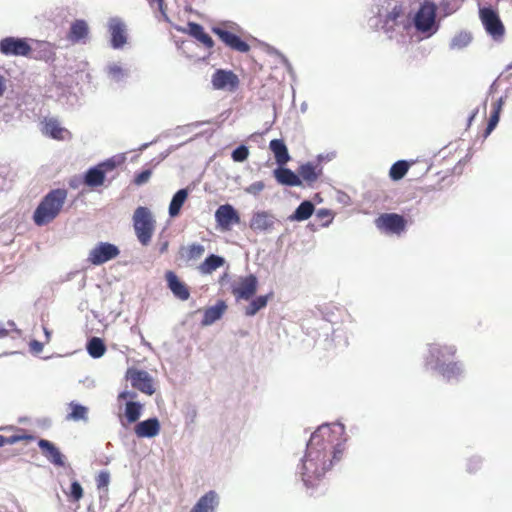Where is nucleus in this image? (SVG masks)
I'll list each match as a JSON object with an SVG mask.
<instances>
[{
  "instance_id": "19",
  "label": "nucleus",
  "mask_w": 512,
  "mask_h": 512,
  "mask_svg": "<svg viewBox=\"0 0 512 512\" xmlns=\"http://www.w3.org/2000/svg\"><path fill=\"white\" fill-rule=\"evenodd\" d=\"M38 447L51 464L57 467L65 466V456L53 442L47 439H39Z\"/></svg>"
},
{
  "instance_id": "22",
  "label": "nucleus",
  "mask_w": 512,
  "mask_h": 512,
  "mask_svg": "<svg viewBox=\"0 0 512 512\" xmlns=\"http://www.w3.org/2000/svg\"><path fill=\"white\" fill-rule=\"evenodd\" d=\"M368 23L371 28L381 30L390 40L396 39L398 35L397 28H402L401 23L381 20V9H378L377 16L370 18Z\"/></svg>"
},
{
  "instance_id": "6",
  "label": "nucleus",
  "mask_w": 512,
  "mask_h": 512,
  "mask_svg": "<svg viewBox=\"0 0 512 512\" xmlns=\"http://www.w3.org/2000/svg\"><path fill=\"white\" fill-rule=\"evenodd\" d=\"M238 29L239 26L236 23L228 21L213 26L212 32L230 49L247 53L250 50V45L233 32Z\"/></svg>"
},
{
  "instance_id": "16",
  "label": "nucleus",
  "mask_w": 512,
  "mask_h": 512,
  "mask_svg": "<svg viewBox=\"0 0 512 512\" xmlns=\"http://www.w3.org/2000/svg\"><path fill=\"white\" fill-rule=\"evenodd\" d=\"M108 30L111 35L110 44L113 49H121L127 43L126 25L119 17L108 20Z\"/></svg>"
},
{
  "instance_id": "56",
  "label": "nucleus",
  "mask_w": 512,
  "mask_h": 512,
  "mask_svg": "<svg viewBox=\"0 0 512 512\" xmlns=\"http://www.w3.org/2000/svg\"><path fill=\"white\" fill-rule=\"evenodd\" d=\"M331 215V211L325 208L319 209L316 212V216L320 219H324L326 217H329Z\"/></svg>"
},
{
  "instance_id": "57",
  "label": "nucleus",
  "mask_w": 512,
  "mask_h": 512,
  "mask_svg": "<svg viewBox=\"0 0 512 512\" xmlns=\"http://www.w3.org/2000/svg\"><path fill=\"white\" fill-rule=\"evenodd\" d=\"M81 183H83L82 178L74 177V178L70 179L69 186L72 189H77Z\"/></svg>"
},
{
  "instance_id": "15",
  "label": "nucleus",
  "mask_w": 512,
  "mask_h": 512,
  "mask_svg": "<svg viewBox=\"0 0 512 512\" xmlns=\"http://www.w3.org/2000/svg\"><path fill=\"white\" fill-rule=\"evenodd\" d=\"M449 383H458L465 376V365L462 361H454L451 359L444 365L439 366L435 372Z\"/></svg>"
},
{
  "instance_id": "53",
  "label": "nucleus",
  "mask_w": 512,
  "mask_h": 512,
  "mask_svg": "<svg viewBox=\"0 0 512 512\" xmlns=\"http://www.w3.org/2000/svg\"><path fill=\"white\" fill-rule=\"evenodd\" d=\"M43 347H44L43 343L38 340H31L29 343L30 351H31V353H33L35 355L42 352Z\"/></svg>"
},
{
  "instance_id": "64",
  "label": "nucleus",
  "mask_w": 512,
  "mask_h": 512,
  "mask_svg": "<svg viewBox=\"0 0 512 512\" xmlns=\"http://www.w3.org/2000/svg\"><path fill=\"white\" fill-rule=\"evenodd\" d=\"M477 112H478V110L476 109V110H474V111L472 112V114L469 116V118H468V125H470V124H471V122H472V121H473V119L475 118V116H476Z\"/></svg>"
},
{
  "instance_id": "31",
  "label": "nucleus",
  "mask_w": 512,
  "mask_h": 512,
  "mask_svg": "<svg viewBox=\"0 0 512 512\" xmlns=\"http://www.w3.org/2000/svg\"><path fill=\"white\" fill-rule=\"evenodd\" d=\"M315 211V206L310 200L302 201L295 211L288 216L291 222H302L309 219Z\"/></svg>"
},
{
  "instance_id": "13",
  "label": "nucleus",
  "mask_w": 512,
  "mask_h": 512,
  "mask_svg": "<svg viewBox=\"0 0 512 512\" xmlns=\"http://www.w3.org/2000/svg\"><path fill=\"white\" fill-rule=\"evenodd\" d=\"M215 220L221 230L227 231L240 222V215L231 204H223L216 209Z\"/></svg>"
},
{
  "instance_id": "29",
  "label": "nucleus",
  "mask_w": 512,
  "mask_h": 512,
  "mask_svg": "<svg viewBox=\"0 0 512 512\" xmlns=\"http://www.w3.org/2000/svg\"><path fill=\"white\" fill-rule=\"evenodd\" d=\"M227 309L225 301L219 300L213 306L208 307L204 311V315L201 321L202 326H210L223 316Z\"/></svg>"
},
{
  "instance_id": "9",
  "label": "nucleus",
  "mask_w": 512,
  "mask_h": 512,
  "mask_svg": "<svg viewBox=\"0 0 512 512\" xmlns=\"http://www.w3.org/2000/svg\"><path fill=\"white\" fill-rule=\"evenodd\" d=\"M376 227L387 234H401L406 228V220L397 213H384L375 220Z\"/></svg>"
},
{
  "instance_id": "50",
  "label": "nucleus",
  "mask_w": 512,
  "mask_h": 512,
  "mask_svg": "<svg viewBox=\"0 0 512 512\" xmlns=\"http://www.w3.org/2000/svg\"><path fill=\"white\" fill-rule=\"evenodd\" d=\"M264 188H265V184L263 181H256V182L252 183L251 185H249L248 187H246L244 190L248 194L257 196V195H259V193L261 191L264 190Z\"/></svg>"
},
{
  "instance_id": "54",
  "label": "nucleus",
  "mask_w": 512,
  "mask_h": 512,
  "mask_svg": "<svg viewBox=\"0 0 512 512\" xmlns=\"http://www.w3.org/2000/svg\"><path fill=\"white\" fill-rule=\"evenodd\" d=\"M136 396H137L136 392L129 391V390H124V391L119 393L118 399L119 400H124V399H128V398L129 399H134Z\"/></svg>"
},
{
  "instance_id": "45",
  "label": "nucleus",
  "mask_w": 512,
  "mask_h": 512,
  "mask_svg": "<svg viewBox=\"0 0 512 512\" xmlns=\"http://www.w3.org/2000/svg\"><path fill=\"white\" fill-rule=\"evenodd\" d=\"M482 464H483L482 457H480L478 455H474L467 460L466 471L471 474L476 473L481 469Z\"/></svg>"
},
{
  "instance_id": "41",
  "label": "nucleus",
  "mask_w": 512,
  "mask_h": 512,
  "mask_svg": "<svg viewBox=\"0 0 512 512\" xmlns=\"http://www.w3.org/2000/svg\"><path fill=\"white\" fill-rule=\"evenodd\" d=\"M472 41L471 33L461 31L457 33L450 41L449 48L451 50H462L466 48Z\"/></svg>"
},
{
  "instance_id": "20",
  "label": "nucleus",
  "mask_w": 512,
  "mask_h": 512,
  "mask_svg": "<svg viewBox=\"0 0 512 512\" xmlns=\"http://www.w3.org/2000/svg\"><path fill=\"white\" fill-rule=\"evenodd\" d=\"M275 217L268 211L254 212L250 220V228L255 232H270L275 224Z\"/></svg>"
},
{
  "instance_id": "5",
  "label": "nucleus",
  "mask_w": 512,
  "mask_h": 512,
  "mask_svg": "<svg viewBox=\"0 0 512 512\" xmlns=\"http://www.w3.org/2000/svg\"><path fill=\"white\" fill-rule=\"evenodd\" d=\"M154 219L147 207H138L133 214V227L138 241L147 246L154 232Z\"/></svg>"
},
{
  "instance_id": "61",
  "label": "nucleus",
  "mask_w": 512,
  "mask_h": 512,
  "mask_svg": "<svg viewBox=\"0 0 512 512\" xmlns=\"http://www.w3.org/2000/svg\"><path fill=\"white\" fill-rule=\"evenodd\" d=\"M167 248H168V242L165 241V242L160 244L159 252L162 254V253L167 251Z\"/></svg>"
},
{
  "instance_id": "62",
  "label": "nucleus",
  "mask_w": 512,
  "mask_h": 512,
  "mask_svg": "<svg viewBox=\"0 0 512 512\" xmlns=\"http://www.w3.org/2000/svg\"><path fill=\"white\" fill-rule=\"evenodd\" d=\"M157 4H158V7H159V10L161 11L162 14H165V10H164V0H156Z\"/></svg>"
},
{
  "instance_id": "23",
  "label": "nucleus",
  "mask_w": 512,
  "mask_h": 512,
  "mask_svg": "<svg viewBox=\"0 0 512 512\" xmlns=\"http://www.w3.org/2000/svg\"><path fill=\"white\" fill-rule=\"evenodd\" d=\"M273 176L276 181L283 186L299 187L302 186V180L298 172L292 171L290 168L278 166L273 170Z\"/></svg>"
},
{
  "instance_id": "38",
  "label": "nucleus",
  "mask_w": 512,
  "mask_h": 512,
  "mask_svg": "<svg viewBox=\"0 0 512 512\" xmlns=\"http://www.w3.org/2000/svg\"><path fill=\"white\" fill-rule=\"evenodd\" d=\"M271 296L272 293H269L267 295H259L252 299L251 302L245 307V315L249 317L256 315L260 310L267 306Z\"/></svg>"
},
{
  "instance_id": "2",
  "label": "nucleus",
  "mask_w": 512,
  "mask_h": 512,
  "mask_svg": "<svg viewBox=\"0 0 512 512\" xmlns=\"http://www.w3.org/2000/svg\"><path fill=\"white\" fill-rule=\"evenodd\" d=\"M413 29V36L418 41L427 40L433 37L440 29V20L437 17V6L433 1L425 0L418 9L407 15L403 22V30Z\"/></svg>"
},
{
  "instance_id": "58",
  "label": "nucleus",
  "mask_w": 512,
  "mask_h": 512,
  "mask_svg": "<svg viewBox=\"0 0 512 512\" xmlns=\"http://www.w3.org/2000/svg\"><path fill=\"white\" fill-rule=\"evenodd\" d=\"M6 91V79L3 75L0 74V97L3 96Z\"/></svg>"
},
{
  "instance_id": "11",
  "label": "nucleus",
  "mask_w": 512,
  "mask_h": 512,
  "mask_svg": "<svg viewBox=\"0 0 512 512\" xmlns=\"http://www.w3.org/2000/svg\"><path fill=\"white\" fill-rule=\"evenodd\" d=\"M126 377L130 380L133 388L147 395L154 394L153 378L147 371L130 368L127 370Z\"/></svg>"
},
{
  "instance_id": "24",
  "label": "nucleus",
  "mask_w": 512,
  "mask_h": 512,
  "mask_svg": "<svg viewBox=\"0 0 512 512\" xmlns=\"http://www.w3.org/2000/svg\"><path fill=\"white\" fill-rule=\"evenodd\" d=\"M134 432L139 438H153L160 432V422L156 417L139 421L134 427Z\"/></svg>"
},
{
  "instance_id": "8",
  "label": "nucleus",
  "mask_w": 512,
  "mask_h": 512,
  "mask_svg": "<svg viewBox=\"0 0 512 512\" xmlns=\"http://www.w3.org/2000/svg\"><path fill=\"white\" fill-rule=\"evenodd\" d=\"M479 17L487 34L495 41L503 39L505 27L496 10L491 7L479 9Z\"/></svg>"
},
{
  "instance_id": "10",
  "label": "nucleus",
  "mask_w": 512,
  "mask_h": 512,
  "mask_svg": "<svg viewBox=\"0 0 512 512\" xmlns=\"http://www.w3.org/2000/svg\"><path fill=\"white\" fill-rule=\"evenodd\" d=\"M119 253L120 250L116 245L100 242L89 252L88 261L93 265H101L116 258Z\"/></svg>"
},
{
  "instance_id": "51",
  "label": "nucleus",
  "mask_w": 512,
  "mask_h": 512,
  "mask_svg": "<svg viewBox=\"0 0 512 512\" xmlns=\"http://www.w3.org/2000/svg\"><path fill=\"white\" fill-rule=\"evenodd\" d=\"M110 482V474L107 471H101L97 478H96V484L98 489L107 488Z\"/></svg>"
},
{
  "instance_id": "18",
  "label": "nucleus",
  "mask_w": 512,
  "mask_h": 512,
  "mask_svg": "<svg viewBox=\"0 0 512 512\" xmlns=\"http://www.w3.org/2000/svg\"><path fill=\"white\" fill-rule=\"evenodd\" d=\"M165 280L167 283L168 289L171 291L173 296L181 301H186L190 297L189 287L180 280L177 274L168 270L165 272Z\"/></svg>"
},
{
  "instance_id": "34",
  "label": "nucleus",
  "mask_w": 512,
  "mask_h": 512,
  "mask_svg": "<svg viewBox=\"0 0 512 512\" xmlns=\"http://www.w3.org/2000/svg\"><path fill=\"white\" fill-rule=\"evenodd\" d=\"M189 195L188 188L179 189L173 196L169 204V216L171 218L177 217L180 214L181 208L184 205Z\"/></svg>"
},
{
  "instance_id": "43",
  "label": "nucleus",
  "mask_w": 512,
  "mask_h": 512,
  "mask_svg": "<svg viewBox=\"0 0 512 512\" xmlns=\"http://www.w3.org/2000/svg\"><path fill=\"white\" fill-rule=\"evenodd\" d=\"M205 252V247L199 243H193L189 245L186 249V260H197L199 259Z\"/></svg>"
},
{
  "instance_id": "4",
  "label": "nucleus",
  "mask_w": 512,
  "mask_h": 512,
  "mask_svg": "<svg viewBox=\"0 0 512 512\" xmlns=\"http://www.w3.org/2000/svg\"><path fill=\"white\" fill-rule=\"evenodd\" d=\"M457 353L454 344L430 343L424 354V366L427 370L436 372L439 366L449 362Z\"/></svg>"
},
{
  "instance_id": "37",
  "label": "nucleus",
  "mask_w": 512,
  "mask_h": 512,
  "mask_svg": "<svg viewBox=\"0 0 512 512\" xmlns=\"http://www.w3.org/2000/svg\"><path fill=\"white\" fill-rule=\"evenodd\" d=\"M43 132L52 139L63 140L64 134L68 131L63 128L56 119H49L45 122Z\"/></svg>"
},
{
  "instance_id": "25",
  "label": "nucleus",
  "mask_w": 512,
  "mask_h": 512,
  "mask_svg": "<svg viewBox=\"0 0 512 512\" xmlns=\"http://www.w3.org/2000/svg\"><path fill=\"white\" fill-rule=\"evenodd\" d=\"M407 9L408 6L404 5L403 3L388 2V7L386 9L385 14L381 13V20L394 23H401L403 25V22L407 20V18H403L406 14Z\"/></svg>"
},
{
  "instance_id": "49",
  "label": "nucleus",
  "mask_w": 512,
  "mask_h": 512,
  "mask_svg": "<svg viewBox=\"0 0 512 512\" xmlns=\"http://www.w3.org/2000/svg\"><path fill=\"white\" fill-rule=\"evenodd\" d=\"M69 495L74 501H79L83 497V488L77 480L71 483Z\"/></svg>"
},
{
  "instance_id": "35",
  "label": "nucleus",
  "mask_w": 512,
  "mask_h": 512,
  "mask_svg": "<svg viewBox=\"0 0 512 512\" xmlns=\"http://www.w3.org/2000/svg\"><path fill=\"white\" fill-rule=\"evenodd\" d=\"M105 71L108 79L116 83L125 82L130 77V70L118 63H109Z\"/></svg>"
},
{
  "instance_id": "33",
  "label": "nucleus",
  "mask_w": 512,
  "mask_h": 512,
  "mask_svg": "<svg viewBox=\"0 0 512 512\" xmlns=\"http://www.w3.org/2000/svg\"><path fill=\"white\" fill-rule=\"evenodd\" d=\"M188 32L193 38L201 42L206 48H212L214 46V40L204 31L202 25L196 22H189Z\"/></svg>"
},
{
  "instance_id": "52",
  "label": "nucleus",
  "mask_w": 512,
  "mask_h": 512,
  "mask_svg": "<svg viewBox=\"0 0 512 512\" xmlns=\"http://www.w3.org/2000/svg\"><path fill=\"white\" fill-rule=\"evenodd\" d=\"M26 439H31V436H28V435H12L9 437L5 436V445L6 444L13 445L19 441L26 440Z\"/></svg>"
},
{
  "instance_id": "12",
  "label": "nucleus",
  "mask_w": 512,
  "mask_h": 512,
  "mask_svg": "<svg viewBox=\"0 0 512 512\" xmlns=\"http://www.w3.org/2000/svg\"><path fill=\"white\" fill-rule=\"evenodd\" d=\"M258 278L254 274L241 277L232 287V294L237 300H250L257 292Z\"/></svg>"
},
{
  "instance_id": "30",
  "label": "nucleus",
  "mask_w": 512,
  "mask_h": 512,
  "mask_svg": "<svg viewBox=\"0 0 512 512\" xmlns=\"http://www.w3.org/2000/svg\"><path fill=\"white\" fill-rule=\"evenodd\" d=\"M226 260L223 256L217 254H209L205 260L198 266V271L202 275H210L218 268L225 264Z\"/></svg>"
},
{
  "instance_id": "14",
  "label": "nucleus",
  "mask_w": 512,
  "mask_h": 512,
  "mask_svg": "<svg viewBox=\"0 0 512 512\" xmlns=\"http://www.w3.org/2000/svg\"><path fill=\"white\" fill-rule=\"evenodd\" d=\"M211 82L216 90L234 91L239 85V78L231 70L217 69L212 75Z\"/></svg>"
},
{
  "instance_id": "39",
  "label": "nucleus",
  "mask_w": 512,
  "mask_h": 512,
  "mask_svg": "<svg viewBox=\"0 0 512 512\" xmlns=\"http://www.w3.org/2000/svg\"><path fill=\"white\" fill-rule=\"evenodd\" d=\"M86 350L92 358L98 359L105 354L106 346L101 338L92 337L86 344Z\"/></svg>"
},
{
  "instance_id": "48",
  "label": "nucleus",
  "mask_w": 512,
  "mask_h": 512,
  "mask_svg": "<svg viewBox=\"0 0 512 512\" xmlns=\"http://www.w3.org/2000/svg\"><path fill=\"white\" fill-rule=\"evenodd\" d=\"M152 175L151 169H144L141 172L135 174L133 183L137 186L146 184Z\"/></svg>"
},
{
  "instance_id": "3",
  "label": "nucleus",
  "mask_w": 512,
  "mask_h": 512,
  "mask_svg": "<svg viewBox=\"0 0 512 512\" xmlns=\"http://www.w3.org/2000/svg\"><path fill=\"white\" fill-rule=\"evenodd\" d=\"M67 190L62 188L50 190L40 201L33 213L36 225L43 226L53 221L60 213L67 198Z\"/></svg>"
},
{
  "instance_id": "1",
  "label": "nucleus",
  "mask_w": 512,
  "mask_h": 512,
  "mask_svg": "<svg viewBox=\"0 0 512 512\" xmlns=\"http://www.w3.org/2000/svg\"><path fill=\"white\" fill-rule=\"evenodd\" d=\"M347 436L340 422L323 424L312 433L301 460L299 473L307 487H313L333 464L340 461L345 451Z\"/></svg>"
},
{
  "instance_id": "28",
  "label": "nucleus",
  "mask_w": 512,
  "mask_h": 512,
  "mask_svg": "<svg viewBox=\"0 0 512 512\" xmlns=\"http://www.w3.org/2000/svg\"><path fill=\"white\" fill-rule=\"evenodd\" d=\"M105 179L104 171H102L98 165L88 168L82 176L83 184L89 188L102 186Z\"/></svg>"
},
{
  "instance_id": "60",
  "label": "nucleus",
  "mask_w": 512,
  "mask_h": 512,
  "mask_svg": "<svg viewBox=\"0 0 512 512\" xmlns=\"http://www.w3.org/2000/svg\"><path fill=\"white\" fill-rule=\"evenodd\" d=\"M8 335V330L4 327L2 323H0V338L6 337Z\"/></svg>"
},
{
  "instance_id": "63",
  "label": "nucleus",
  "mask_w": 512,
  "mask_h": 512,
  "mask_svg": "<svg viewBox=\"0 0 512 512\" xmlns=\"http://www.w3.org/2000/svg\"><path fill=\"white\" fill-rule=\"evenodd\" d=\"M43 331H44V334H45V337H46V341L48 342L51 338V331L48 330L46 327L43 328Z\"/></svg>"
},
{
  "instance_id": "32",
  "label": "nucleus",
  "mask_w": 512,
  "mask_h": 512,
  "mask_svg": "<svg viewBox=\"0 0 512 512\" xmlns=\"http://www.w3.org/2000/svg\"><path fill=\"white\" fill-rule=\"evenodd\" d=\"M89 33V27L85 20H75L69 30L68 39L73 43H78L87 37Z\"/></svg>"
},
{
  "instance_id": "55",
  "label": "nucleus",
  "mask_w": 512,
  "mask_h": 512,
  "mask_svg": "<svg viewBox=\"0 0 512 512\" xmlns=\"http://www.w3.org/2000/svg\"><path fill=\"white\" fill-rule=\"evenodd\" d=\"M504 105V97H500L492 107V112H497L498 114H501L502 108Z\"/></svg>"
},
{
  "instance_id": "44",
  "label": "nucleus",
  "mask_w": 512,
  "mask_h": 512,
  "mask_svg": "<svg viewBox=\"0 0 512 512\" xmlns=\"http://www.w3.org/2000/svg\"><path fill=\"white\" fill-rule=\"evenodd\" d=\"M249 154L248 146L241 144L232 151L231 158L234 162L242 163L248 159Z\"/></svg>"
},
{
  "instance_id": "26",
  "label": "nucleus",
  "mask_w": 512,
  "mask_h": 512,
  "mask_svg": "<svg viewBox=\"0 0 512 512\" xmlns=\"http://www.w3.org/2000/svg\"><path fill=\"white\" fill-rule=\"evenodd\" d=\"M269 149L273 153L275 162L278 166H284L290 161L291 157L284 140H271L269 143Z\"/></svg>"
},
{
  "instance_id": "21",
  "label": "nucleus",
  "mask_w": 512,
  "mask_h": 512,
  "mask_svg": "<svg viewBox=\"0 0 512 512\" xmlns=\"http://www.w3.org/2000/svg\"><path fill=\"white\" fill-rule=\"evenodd\" d=\"M220 504V497L214 490L202 495L189 512H217Z\"/></svg>"
},
{
  "instance_id": "59",
  "label": "nucleus",
  "mask_w": 512,
  "mask_h": 512,
  "mask_svg": "<svg viewBox=\"0 0 512 512\" xmlns=\"http://www.w3.org/2000/svg\"><path fill=\"white\" fill-rule=\"evenodd\" d=\"M209 123H210V121H196V122H193V123L189 124L188 127H195V128H197V127H200V126H202L204 124H209Z\"/></svg>"
},
{
  "instance_id": "17",
  "label": "nucleus",
  "mask_w": 512,
  "mask_h": 512,
  "mask_svg": "<svg viewBox=\"0 0 512 512\" xmlns=\"http://www.w3.org/2000/svg\"><path fill=\"white\" fill-rule=\"evenodd\" d=\"M32 43L31 58L45 62H53L56 59L55 46L47 41L30 39Z\"/></svg>"
},
{
  "instance_id": "47",
  "label": "nucleus",
  "mask_w": 512,
  "mask_h": 512,
  "mask_svg": "<svg viewBox=\"0 0 512 512\" xmlns=\"http://www.w3.org/2000/svg\"><path fill=\"white\" fill-rule=\"evenodd\" d=\"M499 120L500 114H498L497 112H491L486 129L484 131V138H487L493 132V130L497 127Z\"/></svg>"
},
{
  "instance_id": "27",
  "label": "nucleus",
  "mask_w": 512,
  "mask_h": 512,
  "mask_svg": "<svg viewBox=\"0 0 512 512\" xmlns=\"http://www.w3.org/2000/svg\"><path fill=\"white\" fill-rule=\"evenodd\" d=\"M323 168L319 164L313 162H306L299 166L298 175L301 180L305 181L308 185L316 182L322 174Z\"/></svg>"
},
{
  "instance_id": "42",
  "label": "nucleus",
  "mask_w": 512,
  "mask_h": 512,
  "mask_svg": "<svg viewBox=\"0 0 512 512\" xmlns=\"http://www.w3.org/2000/svg\"><path fill=\"white\" fill-rule=\"evenodd\" d=\"M410 164L406 160H398L390 168L389 176L392 180H401L408 172Z\"/></svg>"
},
{
  "instance_id": "7",
  "label": "nucleus",
  "mask_w": 512,
  "mask_h": 512,
  "mask_svg": "<svg viewBox=\"0 0 512 512\" xmlns=\"http://www.w3.org/2000/svg\"><path fill=\"white\" fill-rule=\"evenodd\" d=\"M32 51L30 39L6 36L0 39V53L6 57H28Z\"/></svg>"
},
{
  "instance_id": "40",
  "label": "nucleus",
  "mask_w": 512,
  "mask_h": 512,
  "mask_svg": "<svg viewBox=\"0 0 512 512\" xmlns=\"http://www.w3.org/2000/svg\"><path fill=\"white\" fill-rule=\"evenodd\" d=\"M143 405L137 401H127L124 415L128 423H135L142 415Z\"/></svg>"
},
{
  "instance_id": "46",
  "label": "nucleus",
  "mask_w": 512,
  "mask_h": 512,
  "mask_svg": "<svg viewBox=\"0 0 512 512\" xmlns=\"http://www.w3.org/2000/svg\"><path fill=\"white\" fill-rule=\"evenodd\" d=\"M121 163L116 157L108 158L97 165L100 167L102 171H104V175L113 171L119 164Z\"/></svg>"
},
{
  "instance_id": "36",
  "label": "nucleus",
  "mask_w": 512,
  "mask_h": 512,
  "mask_svg": "<svg viewBox=\"0 0 512 512\" xmlns=\"http://www.w3.org/2000/svg\"><path fill=\"white\" fill-rule=\"evenodd\" d=\"M70 412L66 415L67 421H74V422H88V408L80 403H77L75 401H71L69 404Z\"/></svg>"
}]
</instances>
